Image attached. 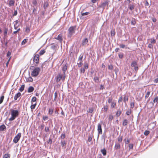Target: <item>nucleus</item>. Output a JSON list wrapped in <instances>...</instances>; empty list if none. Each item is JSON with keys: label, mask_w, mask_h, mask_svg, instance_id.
<instances>
[{"label": "nucleus", "mask_w": 158, "mask_h": 158, "mask_svg": "<svg viewBox=\"0 0 158 158\" xmlns=\"http://www.w3.org/2000/svg\"><path fill=\"white\" fill-rule=\"evenodd\" d=\"M92 137L91 136H89L88 137V141L90 142L92 141Z\"/></svg>", "instance_id": "63"}, {"label": "nucleus", "mask_w": 158, "mask_h": 158, "mask_svg": "<svg viewBox=\"0 0 158 158\" xmlns=\"http://www.w3.org/2000/svg\"><path fill=\"white\" fill-rule=\"evenodd\" d=\"M36 105V103H35V104H34L33 105H31V107H30L31 109H32V110H33V109H35V107Z\"/></svg>", "instance_id": "41"}, {"label": "nucleus", "mask_w": 158, "mask_h": 158, "mask_svg": "<svg viewBox=\"0 0 158 158\" xmlns=\"http://www.w3.org/2000/svg\"><path fill=\"white\" fill-rule=\"evenodd\" d=\"M123 100V97L121 96L119 97L118 100V102L119 103L120 102H121Z\"/></svg>", "instance_id": "55"}, {"label": "nucleus", "mask_w": 158, "mask_h": 158, "mask_svg": "<svg viewBox=\"0 0 158 158\" xmlns=\"http://www.w3.org/2000/svg\"><path fill=\"white\" fill-rule=\"evenodd\" d=\"M15 3V0H10L8 4L10 7L14 6Z\"/></svg>", "instance_id": "10"}, {"label": "nucleus", "mask_w": 158, "mask_h": 158, "mask_svg": "<svg viewBox=\"0 0 158 158\" xmlns=\"http://www.w3.org/2000/svg\"><path fill=\"white\" fill-rule=\"evenodd\" d=\"M112 98L111 97H109L107 100V101L109 103H110L112 102Z\"/></svg>", "instance_id": "42"}, {"label": "nucleus", "mask_w": 158, "mask_h": 158, "mask_svg": "<svg viewBox=\"0 0 158 158\" xmlns=\"http://www.w3.org/2000/svg\"><path fill=\"white\" fill-rule=\"evenodd\" d=\"M98 137L99 134H102V131L100 124H98Z\"/></svg>", "instance_id": "8"}, {"label": "nucleus", "mask_w": 158, "mask_h": 158, "mask_svg": "<svg viewBox=\"0 0 158 158\" xmlns=\"http://www.w3.org/2000/svg\"><path fill=\"white\" fill-rule=\"evenodd\" d=\"M76 28V26H74L70 27L68 29V36L69 37H71L73 34L75 32V31Z\"/></svg>", "instance_id": "2"}, {"label": "nucleus", "mask_w": 158, "mask_h": 158, "mask_svg": "<svg viewBox=\"0 0 158 158\" xmlns=\"http://www.w3.org/2000/svg\"><path fill=\"white\" fill-rule=\"evenodd\" d=\"M94 80L95 82L98 83L99 81V78L98 77L95 76L94 77Z\"/></svg>", "instance_id": "23"}, {"label": "nucleus", "mask_w": 158, "mask_h": 158, "mask_svg": "<svg viewBox=\"0 0 158 158\" xmlns=\"http://www.w3.org/2000/svg\"><path fill=\"white\" fill-rule=\"evenodd\" d=\"M53 109L51 108H50L48 110V113L49 114L51 115H52L53 113Z\"/></svg>", "instance_id": "31"}, {"label": "nucleus", "mask_w": 158, "mask_h": 158, "mask_svg": "<svg viewBox=\"0 0 158 158\" xmlns=\"http://www.w3.org/2000/svg\"><path fill=\"white\" fill-rule=\"evenodd\" d=\"M94 111V109L92 108H90L89 109V112L90 113H92Z\"/></svg>", "instance_id": "53"}, {"label": "nucleus", "mask_w": 158, "mask_h": 158, "mask_svg": "<svg viewBox=\"0 0 158 158\" xmlns=\"http://www.w3.org/2000/svg\"><path fill=\"white\" fill-rule=\"evenodd\" d=\"M11 54V53L10 52V51H8L7 53V55H6V56L7 57H9V56H10V55Z\"/></svg>", "instance_id": "64"}, {"label": "nucleus", "mask_w": 158, "mask_h": 158, "mask_svg": "<svg viewBox=\"0 0 158 158\" xmlns=\"http://www.w3.org/2000/svg\"><path fill=\"white\" fill-rule=\"evenodd\" d=\"M56 39L59 40L60 42H61L63 40L62 38V35L61 34H59Z\"/></svg>", "instance_id": "12"}, {"label": "nucleus", "mask_w": 158, "mask_h": 158, "mask_svg": "<svg viewBox=\"0 0 158 158\" xmlns=\"http://www.w3.org/2000/svg\"><path fill=\"white\" fill-rule=\"evenodd\" d=\"M88 42V40L87 38H86L83 39L82 41L81 45L82 46H84Z\"/></svg>", "instance_id": "11"}, {"label": "nucleus", "mask_w": 158, "mask_h": 158, "mask_svg": "<svg viewBox=\"0 0 158 158\" xmlns=\"http://www.w3.org/2000/svg\"><path fill=\"white\" fill-rule=\"evenodd\" d=\"M101 152L102 153L103 156H106V151L105 148L101 149Z\"/></svg>", "instance_id": "22"}, {"label": "nucleus", "mask_w": 158, "mask_h": 158, "mask_svg": "<svg viewBox=\"0 0 158 158\" xmlns=\"http://www.w3.org/2000/svg\"><path fill=\"white\" fill-rule=\"evenodd\" d=\"M158 100V97H156L153 100L154 103L157 102Z\"/></svg>", "instance_id": "52"}, {"label": "nucleus", "mask_w": 158, "mask_h": 158, "mask_svg": "<svg viewBox=\"0 0 158 158\" xmlns=\"http://www.w3.org/2000/svg\"><path fill=\"white\" fill-rule=\"evenodd\" d=\"M6 126L3 124L0 126V131H2L6 130Z\"/></svg>", "instance_id": "13"}, {"label": "nucleus", "mask_w": 158, "mask_h": 158, "mask_svg": "<svg viewBox=\"0 0 158 158\" xmlns=\"http://www.w3.org/2000/svg\"><path fill=\"white\" fill-rule=\"evenodd\" d=\"M128 101V97H126L125 95H124V96L123 98V101L125 103L127 102Z\"/></svg>", "instance_id": "29"}, {"label": "nucleus", "mask_w": 158, "mask_h": 158, "mask_svg": "<svg viewBox=\"0 0 158 158\" xmlns=\"http://www.w3.org/2000/svg\"><path fill=\"white\" fill-rule=\"evenodd\" d=\"M129 148L131 149H132L133 148V145L132 144H129Z\"/></svg>", "instance_id": "61"}, {"label": "nucleus", "mask_w": 158, "mask_h": 158, "mask_svg": "<svg viewBox=\"0 0 158 158\" xmlns=\"http://www.w3.org/2000/svg\"><path fill=\"white\" fill-rule=\"evenodd\" d=\"M109 1H106L103 3H102L100 5V6L101 7L104 9L105 6H108L109 4Z\"/></svg>", "instance_id": "9"}, {"label": "nucleus", "mask_w": 158, "mask_h": 158, "mask_svg": "<svg viewBox=\"0 0 158 158\" xmlns=\"http://www.w3.org/2000/svg\"><path fill=\"white\" fill-rule=\"evenodd\" d=\"M67 68V66L65 64L63 67L62 70L63 71V74H65V73L66 71Z\"/></svg>", "instance_id": "15"}, {"label": "nucleus", "mask_w": 158, "mask_h": 158, "mask_svg": "<svg viewBox=\"0 0 158 158\" xmlns=\"http://www.w3.org/2000/svg\"><path fill=\"white\" fill-rule=\"evenodd\" d=\"M36 100V97H33L32 99H31V103H32V102H35Z\"/></svg>", "instance_id": "45"}, {"label": "nucleus", "mask_w": 158, "mask_h": 158, "mask_svg": "<svg viewBox=\"0 0 158 158\" xmlns=\"http://www.w3.org/2000/svg\"><path fill=\"white\" fill-rule=\"evenodd\" d=\"M39 55L38 54H36L34 56L33 58V61L37 64L39 63Z\"/></svg>", "instance_id": "6"}, {"label": "nucleus", "mask_w": 158, "mask_h": 158, "mask_svg": "<svg viewBox=\"0 0 158 158\" xmlns=\"http://www.w3.org/2000/svg\"><path fill=\"white\" fill-rule=\"evenodd\" d=\"M83 55H81L79 57L78 61H79V63H77L78 66L79 67H81L83 64L82 63V60L83 59Z\"/></svg>", "instance_id": "7"}, {"label": "nucleus", "mask_w": 158, "mask_h": 158, "mask_svg": "<svg viewBox=\"0 0 158 158\" xmlns=\"http://www.w3.org/2000/svg\"><path fill=\"white\" fill-rule=\"evenodd\" d=\"M10 155L9 154H6L3 156V158H10Z\"/></svg>", "instance_id": "28"}, {"label": "nucleus", "mask_w": 158, "mask_h": 158, "mask_svg": "<svg viewBox=\"0 0 158 158\" xmlns=\"http://www.w3.org/2000/svg\"><path fill=\"white\" fill-rule=\"evenodd\" d=\"M48 6V4L47 2H45L44 5V8L45 9Z\"/></svg>", "instance_id": "30"}, {"label": "nucleus", "mask_w": 158, "mask_h": 158, "mask_svg": "<svg viewBox=\"0 0 158 158\" xmlns=\"http://www.w3.org/2000/svg\"><path fill=\"white\" fill-rule=\"evenodd\" d=\"M45 52V51L44 50H42L40 51L39 54L40 55H42L44 54Z\"/></svg>", "instance_id": "39"}, {"label": "nucleus", "mask_w": 158, "mask_h": 158, "mask_svg": "<svg viewBox=\"0 0 158 158\" xmlns=\"http://www.w3.org/2000/svg\"><path fill=\"white\" fill-rule=\"evenodd\" d=\"M135 6L133 5H129V8L131 10H132L134 9Z\"/></svg>", "instance_id": "25"}, {"label": "nucleus", "mask_w": 158, "mask_h": 158, "mask_svg": "<svg viewBox=\"0 0 158 158\" xmlns=\"http://www.w3.org/2000/svg\"><path fill=\"white\" fill-rule=\"evenodd\" d=\"M108 68L110 70H112L113 69V67L112 65H109L108 66Z\"/></svg>", "instance_id": "54"}, {"label": "nucleus", "mask_w": 158, "mask_h": 158, "mask_svg": "<svg viewBox=\"0 0 158 158\" xmlns=\"http://www.w3.org/2000/svg\"><path fill=\"white\" fill-rule=\"evenodd\" d=\"M65 74L59 73L56 77V82H59L61 79L64 80L65 79Z\"/></svg>", "instance_id": "3"}, {"label": "nucleus", "mask_w": 158, "mask_h": 158, "mask_svg": "<svg viewBox=\"0 0 158 158\" xmlns=\"http://www.w3.org/2000/svg\"><path fill=\"white\" fill-rule=\"evenodd\" d=\"M120 148V145L119 143H116L115 146L114 148L116 150H117L119 149Z\"/></svg>", "instance_id": "20"}, {"label": "nucleus", "mask_w": 158, "mask_h": 158, "mask_svg": "<svg viewBox=\"0 0 158 158\" xmlns=\"http://www.w3.org/2000/svg\"><path fill=\"white\" fill-rule=\"evenodd\" d=\"M116 105V103L115 102H112L111 105V108H114Z\"/></svg>", "instance_id": "26"}, {"label": "nucleus", "mask_w": 158, "mask_h": 158, "mask_svg": "<svg viewBox=\"0 0 158 158\" xmlns=\"http://www.w3.org/2000/svg\"><path fill=\"white\" fill-rule=\"evenodd\" d=\"M90 13L89 12H86L85 13H81V15L82 16H84L85 15H88Z\"/></svg>", "instance_id": "44"}, {"label": "nucleus", "mask_w": 158, "mask_h": 158, "mask_svg": "<svg viewBox=\"0 0 158 158\" xmlns=\"http://www.w3.org/2000/svg\"><path fill=\"white\" fill-rule=\"evenodd\" d=\"M34 88L32 86H30L28 89V93L32 92L34 91Z\"/></svg>", "instance_id": "19"}, {"label": "nucleus", "mask_w": 158, "mask_h": 158, "mask_svg": "<svg viewBox=\"0 0 158 158\" xmlns=\"http://www.w3.org/2000/svg\"><path fill=\"white\" fill-rule=\"evenodd\" d=\"M8 31V29L6 28L4 30V35L5 36H6Z\"/></svg>", "instance_id": "43"}, {"label": "nucleus", "mask_w": 158, "mask_h": 158, "mask_svg": "<svg viewBox=\"0 0 158 158\" xmlns=\"http://www.w3.org/2000/svg\"><path fill=\"white\" fill-rule=\"evenodd\" d=\"M54 96H55V98H54V101H55L56 100V97H57V93H56V92H55L54 93Z\"/></svg>", "instance_id": "59"}, {"label": "nucleus", "mask_w": 158, "mask_h": 158, "mask_svg": "<svg viewBox=\"0 0 158 158\" xmlns=\"http://www.w3.org/2000/svg\"><path fill=\"white\" fill-rule=\"evenodd\" d=\"M131 24L133 25H135L136 23L135 20V19H132L131 21Z\"/></svg>", "instance_id": "34"}, {"label": "nucleus", "mask_w": 158, "mask_h": 158, "mask_svg": "<svg viewBox=\"0 0 158 158\" xmlns=\"http://www.w3.org/2000/svg\"><path fill=\"white\" fill-rule=\"evenodd\" d=\"M128 123V121L127 119H124L123 122V125L124 126H126Z\"/></svg>", "instance_id": "21"}, {"label": "nucleus", "mask_w": 158, "mask_h": 158, "mask_svg": "<svg viewBox=\"0 0 158 158\" xmlns=\"http://www.w3.org/2000/svg\"><path fill=\"white\" fill-rule=\"evenodd\" d=\"M121 110L120 109H118L115 114L116 116L117 117H118L121 115Z\"/></svg>", "instance_id": "17"}, {"label": "nucleus", "mask_w": 158, "mask_h": 158, "mask_svg": "<svg viewBox=\"0 0 158 158\" xmlns=\"http://www.w3.org/2000/svg\"><path fill=\"white\" fill-rule=\"evenodd\" d=\"M4 98V96L3 95L1 96L0 98V104H1L3 101Z\"/></svg>", "instance_id": "36"}, {"label": "nucleus", "mask_w": 158, "mask_h": 158, "mask_svg": "<svg viewBox=\"0 0 158 158\" xmlns=\"http://www.w3.org/2000/svg\"><path fill=\"white\" fill-rule=\"evenodd\" d=\"M134 100L133 102H131L130 103V108L133 109L135 106Z\"/></svg>", "instance_id": "24"}, {"label": "nucleus", "mask_w": 158, "mask_h": 158, "mask_svg": "<svg viewBox=\"0 0 158 158\" xmlns=\"http://www.w3.org/2000/svg\"><path fill=\"white\" fill-rule=\"evenodd\" d=\"M40 71V69L39 67L35 68L32 72L31 74L33 77H36L39 74Z\"/></svg>", "instance_id": "4"}, {"label": "nucleus", "mask_w": 158, "mask_h": 158, "mask_svg": "<svg viewBox=\"0 0 158 158\" xmlns=\"http://www.w3.org/2000/svg\"><path fill=\"white\" fill-rule=\"evenodd\" d=\"M24 87L25 85H22L19 89V90L20 92H22L24 89Z\"/></svg>", "instance_id": "27"}, {"label": "nucleus", "mask_w": 158, "mask_h": 158, "mask_svg": "<svg viewBox=\"0 0 158 158\" xmlns=\"http://www.w3.org/2000/svg\"><path fill=\"white\" fill-rule=\"evenodd\" d=\"M32 4L35 6H36L37 4V2L36 0H34L32 2Z\"/></svg>", "instance_id": "51"}, {"label": "nucleus", "mask_w": 158, "mask_h": 158, "mask_svg": "<svg viewBox=\"0 0 158 158\" xmlns=\"http://www.w3.org/2000/svg\"><path fill=\"white\" fill-rule=\"evenodd\" d=\"M150 133V131H148L146 130L144 132V135H147Z\"/></svg>", "instance_id": "46"}, {"label": "nucleus", "mask_w": 158, "mask_h": 158, "mask_svg": "<svg viewBox=\"0 0 158 158\" xmlns=\"http://www.w3.org/2000/svg\"><path fill=\"white\" fill-rule=\"evenodd\" d=\"M45 130L46 132H48L49 131V127H45Z\"/></svg>", "instance_id": "57"}, {"label": "nucleus", "mask_w": 158, "mask_h": 158, "mask_svg": "<svg viewBox=\"0 0 158 158\" xmlns=\"http://www.w3.org/2000/svg\"><path fill=\"white\" fill-rule=\"evenodd\" d=\"M97 11L100 12L101 13H102L103 12L104 9L101 7L99 5L97 8Z\"/></svg>", "instance_id": "14"}, {"label": "nucleus", "mask_w": 158, "mask_h": 158, "mask_svg": "<svg viewBox=\"0 0 158 158\" xmlns=\"http://www.w3.org/2000/svg\"><path fill=\"white\" fill-rule=\"evenodd\" d=\"M21 95V93L19 92H18L17 94H16L14 98L15 100H16Z\"/></svg>", "instance_id": "16"}, {"label": "nucleus", "mask_w": 158, "mask_h": 158, "mask_svg": "<svg viewBox=\"0 0 158 158\" xmlns=\"http://www.w3.org/2000/svg\"><path fill=\"white\" fill-rule=\"evenodd\" d=\"M118 56L120 58L122 59L123 58V55L122 53H120L118 54Z\"/></svg>", "instance_id": "50"}, {"label": "nucleus", "mask_w": 158, "mask_h": 158, "mask_svg": "<svg viewBox=\"0 0 158 158\" xmlns=\"http://www.w3.org/2000/svg\"><path fill=\"white\" fill-rule=\"evenodd\" d=\"M108 105H106L104 106L103 107L102 109H103V111L104 112H106L108 110Z\"/></svg>", "instance_id": "18"}, {"label": "nucleus", "mask_w": 158, "mask_h": 158, "mask_svg": "<svg viewBox=\"0 0 158 158\" xmlns=\"http://www.w3.org/2000/svg\"><path fill=\"white\" fill-rule=\"evenodd\" d=\"M48 117L47 116H44L43 117V119L44 121H45L47 120L48 119Z\"/></svg>", "instance_id": "56"}, {"label": "nucleus", "mask_w": 158, "mask_h": 158, "mask_svg": "<svg viewBox=\"0 0 158 158\" xmlns=\"http://www.w3.org/2000/svg\"><path fill=\"white\" fill-rule=\"evenodd\" d=\"M65 137V135L64 134H62L61 135V138L62 139H64Z\"/></svg>", "instance_id": "58"}, {"label": "nucleus", "mask_w": 158, "mask_h": 158, "mask_svg": "<svg viewBox=\"0 0 158 158\" xmlns=\"http://www.w3.org/2000/svg\"><path fill=\"white\" fill-rule=\"evenodd\" d=\"M114 117L111 114H110L109 117V121L111 122L112 120L113 119Z\"/></svg>", "instance_id": "32"}, {"label": "nucleus", "mask_w": 158, "mask_h": 158, "mask_svg": "<svg viewBox=\"0 0 158 158\" xmlns=\"http://www.w3.org/2000/svg\"><path fill=\"white\" fill-rule=\"evenodd\" d=\"M61 146L63 147L65 146L66 145V142L64 140L61 141Z\"/></svg>", "instance_id": "33"}, {"label": "nucleus", "mask_w": 158, "mask_h": 158, "mask_svg": "<svg viewBox=\"0 0 158 158\" xmlns=\"http://www.w3.org/2000/svg\"><path fill=\"white\" fill-rule=\"evenodd\" d=\"M33 79L31 77H29L27 79V82H32L33 81Z\"/></svg>", "instance_id": "37"}, {"label": "nucleus", "mask_w": 158, "mask_h": 158, "mask_svg": "<svg viewBox=\"0 0 158 158\" xmlns=\"http://www.w3.org/2000/svg\"><path fill=\"white\" fill-rule=\"evenodd\" d=\"M21 133H19L17 135H16L14 137L13 141L15 143H17L21 137Z\"/></svg>", "instance_id": "5"}, {"label": "nucleus", "mask_w": 158, "mask_h": 158, "mask_svg": "<svg viewBox=\"0 0 158 158\" xmlns=\"http://www.w3.org/2000/svg\"><path fill=\"white\" fill-rule=\"evenodd\" d=\"M44 124H41L40 127V129L42 130H43L44 128Z\"/></svg>", "instance_id": "60"}, {"label": "nucleus", "mask_w": 158, "mask_h": 158, "mask_svg": "<svg viewBox=\"0 0 158 158\" xmlns=\"http://www.w3.org/2000/svg\"><path fill=\"white\" fill-rule=\"evenodd\" d=\"M27 39H24L22 42L21 44L22 45H24L27 41Z\"/></svg>", "instance_id": "49"}, {"label": "nucleus", "mask_w": 158, "mask_h": 158, "mask_svg": "<svg viewBox=\"0 0 158 158\" xmlns=\"http://www.w3.org/2000/svg\"><path fill=\"white\" fill-rule=\"evenodd\" d=\"M150 94V91L148 92L145 96V98H148L149 97Z\"/></svg>", "instance_id": "47"}, {"label": "nucleus", "mask_w": 158, "mask_h": 158, "mask_svg": "<svg viewBox=\"0 0 158 158\" xmlns=\"http://www.w3.org/2000/svg\"><path fill=\"white\" fill-rule=\"evenodd\" d=\"M131 113V109L128 110L126 112V114L127 115H129Z\"/></svg>", "instance_id": "48"}, {"label": "nucleus", "mask_w": 158, "mask_h": 158, "mask_svg": "<svg viewBox=\"0 0 158 158\" xmlns=\"http://www.w3.org/2000/svg\"><path fill=\"white\" fill-rule=\"evenodd\" d=\"M81 73H84L85 72V69L84 68H81Z\"/></svg>", "instance_id": "62"}, {"label": "nucleus", "mask_w": 158, "mask_h": 158, "mask_svg": "<svg viewBox=\"0 0 158 158\" xmlns=\"http://www.w3.org/2000/svg\"><path fill=\"white\" fill-rule=\"evenodd\" d=\"M123 137L122 136H119L118 138V141L119 142H121L122 140Z\"/></svg>", "instance_id": "40"}, {"label": "nucleus", "mask_w": 158, "mask_h": 158, "mask_svg": "<svg viewBox=\"0 0 158 158\" xmlns=\"http://www.w3.org/2000/svg\"><path fill=\"white\" fill-rule=\"evenodd\" d=\"M84 68L85 69H87L89 68V65L88 64L86 63H85L84 64Z\"/></svg>", "instance_id": "35"}, {"label": "nucleus", "mask_w": 158, "mask_h": 158, "mask_svg": "<svg viewBox=\"0 0 158 158\" xmlns=\"http://www.w3.org/2000/svg\"><path fill=\"white\" fill-rule=\"evenodd\" d=\"M10 114L11 117L9 119L10 121H13L15 119L19 116V112L18 110H11Z\"/></svg>", "instance_id": "1"}, {"label": "nucleus", "mask_w": 158, "mask_h": 158, "mask_svg": "<svg viewBox=\"0 0 158 158\" xmlns=\"http://www.w3.org/2000/svg\"><path fill=\"white\" fill-rule=\"evenodd\" d=\"M137 64L136 61H134L132 62L131 64V65L132 67H135V65H137Z\"/></svg>", "instance_id": "38"}]
</instances>
